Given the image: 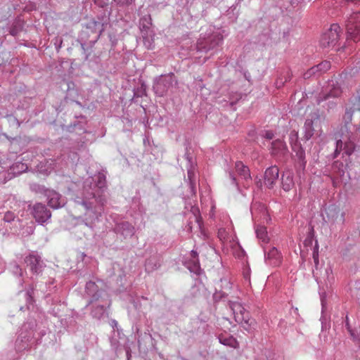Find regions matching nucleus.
<instances>
[{"label": "nucleus", "mask_w": 360, "mask_h": 360, "mask_svg": "<svg viewBox=\"0 0 360 360\" xmlns=\"http://www.w3.org/2000/svg\"><path fill=\"white\" fill-rule=\"evenodd\" d=\"M151 17L148 15L141 18L140 23L143 28H148L149 25L151 24Z\"/></svg>", "instance_id": "nucleus-22"}, {"label": "nucleus", "mask_w": 360, "mask_h": 360, "mask_svg": "<svg viewBox=\"0 0 360 360\" xmlns=\"http://www.w3.org/2000/svg\"><path fill=\"white\" fill-rule=\"evenodd\" d=\"M342 140H338L336 143V149L335 151V156L336 157L338 154L340 153V151L342 150Z\"/></svg>", "instance_id": "nucleus-25"}, {"label": "nucleus", "mask_w": 360, "mask_h": 360, "mask_svg": "<svg viewBox=\"0 0 360 360\" xmlns=\"http://www.w3.org/2000/svg\"><path fill=\"white\" fill-rule=\"evenodd\" d=\"M94 4L101 8H105L109 4V0H94Z\"/></svg>", "instance_id": "nucleus-23"}, {"label": "nucleus", "mask_w": 360, "mask_h": 360, "mask_svg": "<svg viewBox=\"0 0 360 360\" xmlns=\"http://www.w3.org/2000/svg\"><path fill=\"white\" fill-rule=\"evenodd\" d=\"M97 286L96 285L95 283L94 282H89L86 283V288L87 290H90V289H94V288H96Z\"/></svg>", "instance_id": "nucleus-28"}, {"label": "nucleus", "mask_w": 360, "mask_h": 360, "mask_svg": "<svg viewBox=\"0 0 360 360\" xmlns=\"http://www.w3.org/2000/svg\"><path fill=\"white\" fill-rule=\"evenodd\" d=\"M222 41L223 36L221 34H217L212 37L208 46H202L201 43H199L198 45V49L200 50L205 49L206 51H209L219 46Z\"/></svg>", "instance_id": "nucleus-10"}, {"label": "nucleus", "mask_w": 360, "mask_h": 360, "mask_svg": "<svg viewBox=\"0 0 360 360\" xmlns=\"http://www.w3.org/2000/svg\"><path fill=\"white\" fill-rule=\"evenodd\" d=\"M25 262L32 273L39 274L42 271L43 263L39 255L30 254L25 258Z\"/></svg>", "instance_id": "nucleus-7"}, {"label": "nucleus", "mask_w": 360, "mask_h": 360, "mask_svg": "<svg viewBox=\"0 0 360 360\" xmlns=\"http://www.w3.org/2000/svg\"><path fill=\"white\" fill-rule=\"evenodd\" d=\"M256 234L257 238L264 243L269 241L266 228L262 226H258L256 229Z\"/></svg>", "instance_id": "nucleus-17"}, {"label": "nucleus", "mask_w": 360, "mask_h": 360, "mask_svg": "<svg viewBox=\"0 0 360 360\" xmlns=\"http://www.w3.org/2000/svg\"><path fill=\"white\" fill-rule=\"evenodd\" d=\"M344 150L345 153L348 155H351L354 150V144L352 141H348L345 143Z\"/></svg>", "instance_id": "nucleus-21"}, {"label": "nucleus", "mask_w": 360, "mask_h": 360, "mask_svg": "<svg viewBox=\"0 0 360 360\" xmlns=\"http://www.w3.org/2000/svg\"><path fill=\"white\" fill-rule=\"evenodd\" d=\"M345 1H346L354 2V3H356V2L360 1V0H345Z\"/></svg>", "instance_id": "nucleus-33"}, {"label": "nucleus", "mask_w": 360, "mask_h": 360, "mask_svg": "<svg viewBox=\"0 0 360 360\" xmlns=\"http://www.w3.org/2000/svg\"><path fill=\"white\" fill-rule=\"evenodd\" d=\"M311 76L313 75H311V72L309 70L304 74V79H309Z\"/></svg>", "instance_id": "nucleus-31"}, {"label": "nucleus", "mask_w": 360, "mask_h": 360, "mask_svg": "<svg viewBox=\"0 0 360 360\" xmlns=\"http://www.w3.org/2000/svg\"><path fill=\"white\" fill-rule=\"evenodd\" d=\"M267 259L273 266H279L282 262V256L276 248H272L267 253Z\"/></svg>", "instance_id": "nucleus-13"}, {"label": "nucleus", "mask_w": 360, "mask_h": 360, "mask_svg": "<svg viewBox=\"0 0 360 360\" xmlns=\"http://www.w3.org/2000/svg\"><path fill=\"white\" fill-rule=\"evenodd\" d=\"M15 215L12 212H7L4 217L6 221L11 222L14 220Z\"/></svg>", "instance_id": "nucleus-24"}, {"label": "nucleus", "mask_w": 360, "mask_h": 360, "mask_svg": "<svg viewBox=\"0 0 360 360\" xmlns=\"http://www.w3.org/2000/svg\"><path fill=\"white\" fill-rule=\"evenodd\" d=\"M279 169L276 166H272L266 169L264 172V184L271 188L278 179Z\"/></svg>", "instance_id": "nucleus-8"}, {"label": "nucleus", "mask_w": 360, "mask_h": 360, "mask_svg": "<svg viewBox=\"0 0 360 360\" xmlns=\"http://www.w3.org/2000/svg\"><path fill=\"white\" fill-rule=\"evenodd\" d=\"M172 75H170V76H169V77H165V78L164 79V80L167 81V82H171V81H172Z\"/></svg>", "instance_id": "nucleus-32"}, {"label": "nucleus", "mask_w": 360, "mask_h": 360, "mask_svg": "<svg viewBox=\"0 0 360 360\" xmlns=\"http://www.w3.org/2000/svg\"><path fill=\"white\" fill-rule=\"evenodd\" d=\"M347 37L354 41H360V13H354L349 18L347 25Z\"/></svg>", "instance_id": "nucleus-4"}, {"label": "nucleus", "mask_w": 360, "mask_h": 360, "mask_svg": "<svg viewBox=\"0 0 360 360\" xmlns=\"http://www.w3.org/2000/svg\"><path fill=\"white\" fill-rule=\"evenodd\" d=\"M218 237L221 241L226 243L231 240V236L224 228H221L218 231Z\"/></svg>", "instance_id": "nucleus-18"}, {"label": "nucleus", "mask_w": 360, "mask_h": 360, "mask_svg": "<svg viewBox=\"0 0 360 360\" xmlns=\"http://www.w3.org/2000/svg\"><path fill=\"white\" fill-rule=\"evenodd\" d=\"M316 248L318 249V245H316ZM313 258H314L315 264H319V252H318L317 250L314 251V252H313Z\"/></svg>", "instance_id": "nucleus-27"}, {"label": "nucleus", "mask_w": 360, "mask_h": 360, "mask_svg": "<svg viewBox=\"0 0 360 360\" xmlns=\"http://www.w3.org/2000/svg\"><path fill=\"white\" fill-rule=\"evenodd\" d=\"M263 136L266 139L271 140L274 138V134L271 131H266Z\"/></svg>", "instance_id": "nucleus-26"}, {"label": "nucleus", "mask_w": 360, "mask_h": 360, "mask_svg": "<svg viewBox=\"0 0 360 360\" xmlns=\"http://www.w3.org/2000/svg\"><path fill=\"white\" fill-rule=\"evenodd\" d=\"M48 204L50 207L57 209L63 205V202L60 201V195L57 193H52L49 195Z\"/></svg>", "instance_id": "nucleus-16"}, {"label": "nucleus", "mask_w": 360, "mask_h": 360, "mask_svg": "<svg viewBox=\"0 0 360 360\" xmlns=\"http://www.w3.org/2000/svg\"><path fill=\"white\" fill-rule=\"evenodd\" d=\"M235 169L237 174L246 181L251 180V176L249 168L245 166L242 162L238 161L236 162Z\"/></svg>", "instance_id": "nucleus-12"}, {"label": "nucleus", "mask_w": 360, "mask_h": 360, "mask_svg": "<svg viewBox=\"0 0 360 360\" xmlns=\"http://www.w3.org/2000/svg\"><path fill=\"white\" fill-rule=\"evenodd\" d=\"M196 254H197V253H196V252H195V251H192V255H193V256H195V255H196Z\"/></svg>", "instance_id": "nucleus-34"}, {"label": "nucleus", "mask_w": 360, "mask_h": 360, "mask_svg": "<svg viewBox=\"0 0 360 360\" xmlns=\"http://www.w3.org/2000/svg\"><path fill=\"white\" fill-rule=\"evenodd\" d=\"M294 185L292 175L287 172L282 176V187L285 191H290Z\"/></svg>", "instance_id": "nucleus-15"}, {"label": "nucleus", "mask_w": 360, "mask_h": 360, "mask_svg": "<svg viewBox=\"0 0 360 360\" xmlns=\"http://www.w3.org/2000/svg\"><path fill=\"white\" fill-rule=\"evenodd\" d=\"M120 4H129L132 2L133 0H115Z\"/></svg>", "instance_id": "nucleus-30"}, {"label": "nucleus", "mask_w": 360, "mask_h": 360, "mask_svg": "<svg viewBox=\"0 0 360 360\" xmlns=\"http://www.w3.org/2000/svg\"><path fill=\"white\" fill-rule=\"evenodd\" d=\"M309 70L311 72L312 75H315L316 73L319 72L318 68L316 67V65L313 66L312 68L309 69Z\"/></svg>", "instance_id": "nucleus-29"}, {"label": "nucleus", "mask_w": 360, "mask_h": 360, "mask_svg": "<svg viewBox=\"0 0 360 360\" xmlns=\"http://www.w3.org/2000/svg\"><path fill=\"white\" fill-rule=\"evenodd\" d=\"M341 28L338 24L331 25L330 27L326 31L320 39V44L323 48L335 46L340 37Z\"/></svg>", "instance_id": "nucleus-2"}, {"label": "nucleus", "mask_w": 360, "mask_h": 360, "mask_svg": "<svg viewBox=\"0 0 360 360\" xmlns=\"http://www.w3.org/2000/svg\"><path fill=\"white\" fill-rule=\"evenodd\" d=\"M297 132L293 131L290 134V144L292 150L295 153V155L299 160L300 167L304 168L306 165L305 153L301 144L297 141Z\"/></svg>", "instance_id": "nucleus-5"}, {"label": "nucleus", "mask_w": 360, "mask_h": 360, "mask_svg": "<svg viewBox=\"0 0 360 360\" xmlns=\"http://www.w3.org/2000/svg\"><path fill=\"white\" fill-rule=\"evenodd\" d=\"M231 309L234 314L235 321L239 324L243 325L246 330H248L247 327L254 326L255 320L250 318L249 312L240 303H233Z\"/></svg>", "instance_id": "nucleus-3"}, {"label": "nucleus", "mask_w": 360, "mask_h": 360, "mask_svg": "<svg viewBox=\"0 0 360 360\" xmlns=\"http://www.w3.org/2000/svg\"><path fill=\"white\" fill-rule=\"evenodd\" d=\"M287 146L285 143L281 139H276L271 143L272 155H284L287 152Z\"/></svg>", "instance_id": "nucleus-11"}, {"label": "nucleus", "mask_w": 360, "mask_h": 360, "mask_svg": "<svg viewBox=\"0 0 360 360\" xmlns=\"http://www.w3.org/2000/svg\"><path fill=\"white\" fill-rule=\"evenodd\" d=\"M341 94V90L339 87H334L333 89L330 91L329 93L326 94L324 97L323 100H327L330 97L336 98L338 97Z\"/></svg>", "instance_id": "nucleus-19"}, {"label": "nucleus", "mask_w": 360, "mask_h": 360, "mask_svg": "<svg viewBox=\"0 0 360 360\" xmlns=\"http://www.w3.org/2000/svg\"><path fill=\"white\" fill-rule=\"evenodd\" d=\"M318 68L319 72H325L330 68V63L327 60H324L316 65Z\"/></svg>", "instance_id": "nucleus-20"}, {"label": "nucleus", "mask_w": 360, "mask_h": 360, "mask_svg": "<svg viewBox=\"0 0 360 360\" xmlns=\"http://www.w3.org/2000/svg\"><path fill=\"white\" fill-rule=\"evenodd\" d=\"M328 220L329 221L335 222L339 219L343 220V213L340 212V209L335 205L329 206L326 211Z\"/></svg>", "instance_id": "nucleus-9"}, {"label": "nucleus", "mask_w": 360, "mask_h": 360, "mask_svg": "<svg viewBox=\"0 0 360 360\" xmlns=\"http://www.w3.org/2000/svg\"><path fill=\"white\" fill-rule=\"evenodd\" d=\"M323 119L316 112L311 115V118L306 120L304 125V139H310L313 136H320L322 134Z\"/></svg>", "instance_id": "nucleus-1"}, {"label": "nucleus", "mask_w": 360, "mask_h": 360, "mask_svg": "<svg viewBox=\"0 0 360 360\" xmlns=\"http://www.w3.org/2000/svg\"><path fill=\"white\" fill-rule=\"evenodd\" d=\"M219 339V342L224 345H227L233 348H237L238 347V342L233 336L220 335Z\"/></svg>", "instance_id": "nucleus-14"}, {"label": "nucleus", "mask_w": 360, "mask_h": 360, "mask_svg": "<svg viewBox=\"0 0 360 360\" xmlns=\"http://www.w3.org/2000/svg\"><path fill=\"white\" fill-rule=\"evenodd\" d=\"M32 215L39 223L45 222L51 216L50 211L41 203H37L33 206Z\"/></svg>", "instance_id": "nucleus-6"}]
</instances>
